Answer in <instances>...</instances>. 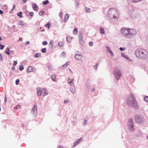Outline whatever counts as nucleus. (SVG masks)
Listing matches in <instances>:
<instances>
[{
	"label": "nucleus",
	"mask_w": 148,
	"mask_h": 148,
	"mask_svg": "<svg viewBox=\"0 0 148 148\" xmlns=\"http://www.w3.org/2000/svg\"><path fill=\"white\" fill-rule=\"evenodd\" d=\"M127 100V103L129 107L132 106L136 108H138L137 103L133 95L131 94Z\"/></svg>",
	"instance_id": "obj_1"
},
{
	"label": "nucleus",
	"mask_w": 148,
	"mask_h": 148,
	"mask_svg": "<svg viewBox=\"0 0 148 148\" xmlns=\"http://www.w3.org/2000/svg\"><path fill=\"white\" fill-rule=\"evenodd\" d=\"M121 32L122 34L126 37H129L130 36L135 34V29L127 28H122Z\"/></svg>",
	"instance_id": "obj_2"
},
{
	"label": "nucleus",
	"mask_w": 148,
	"mask_h": 148,
	"mask_svg": "<svg viewBox=\"0 0 148 148\" xmlns=\"http://www.w3.org/2000/svg\"><path fill=\"white\" fill-rule=\"evenodd\" d=\"M148 52L145 49L140 48L137 49L135 51V54L136 57L142 58L143 59L146 58L147 56Z\"/></svg>",
	"instance_id": "obj_3"
},
{
	"label": "nucleus",
	"mask_w": 148,
	"mask_h": 148,
	"mask_svg": "<svg viewBox=\"0 0 148 148\" xmlns=\"http://www.w3.org/2000/svg\"><path fill=\"white\" fill-rule=\"evenodd\" d=\"M108 15L110 16L113 17L114 18H118L119 16V13L116 9L114 8H111L108 12Z\"/></svg>",
	"instance_id": "obj_4"
},
{
	"label": "nucleus",
	"mask_w": 148,
	"mask_h": 148,
	"mask_svg": "<svg viewBox=\"0 0 148 148\" xmlns=\"http://www.w3.org/2000/svg\"><path fill=\"white\" fill-rule=\"evenodd\" d=\"M115 78L117 80L119 79L120 76L121 75V74L119 69L117 68L115 69V71L114 73Z\"/></svg>",
	"instance_id": "obj_5"
},
{
	"label": "nucleus",
	"mask_w": 148,
	"mask_h": 148,
	"mask_svg": "<svg viewBox=\"0 0 148 148\" xmlns=\"http://www.w3.org/2000/svg\"><path fill=\"white\" fill-rule=\"evenodd\" d=\"M129 125V128L131 131H133L134 130V125H133V121L132 119H130L128 122Z\"/></svg>",
	"instance_id": "obj_6"
},
{
	"label": "nucleus",
	"mask_w": 148,
	"mask_h": 148,
	"mask_svg": "<svg viewBox=\"0 0 148 148\" xmlns=\"http://www.w3.org/2000/svg\"><path fill=\"white\" fill-rule=\"evenodd\" d=\"M82 57V55L81 52L76 51L75 53V58L77 59H80Z\"/></svg>",
	"instance_id": "obj_7"
},
{
	"label": "nucleus",
	"mask_w": 148,
	"mask_h": 148,
	"mask_svg": "<svg viewBox=\"0 0 148 148\" xmlns=\"http://www.w3.org/2000/svg\"><path fill=\"white\" fill-rule=\"evenodd\" d=\"M135 120L138 123H140L143 121V119L140 116L137 115L135 117Z\"/></svg>",
	"instance_id": "obj_8"
},
{
	"label": "nucleus",
	"mask_w": 148,
	"mask_h": 148,
	"mask_svg": "<svg viewBox=\"0 0 148 148\" xmlns=\"http://www.w3.org/2000/svg\"><path fill=\"white\" fill-rule=\"evenodd\" d=\"M37 90V94L38 95L40 96L42 92V88H36Z\"/></svg>",
	"instance_id": "obj_9"
},
{
	"label": "nucleus",
	"mask_w": 148,
	"mask_h": 148,
	"mask_svg": "<svg viewBox=\"0 0 148 148\" xmlns=\"http://www.w3.org/2000/svg\"><path fill=\"white\" fill-rule=\"evenodd\" d=\"M37 106L36 105H34L32 110V111L33 112V113H36L37 112Z\"/></svg>",
	"instance_id": "obj_10"
},
{
	"label": "nucleus",
	"mask_w": 148,
	"mask_h": 148,
	"mask_svg": "<svg viewBox=\"0 0 148 148\" xmlns=\"http://www.w3.org/2000/svg\"><path fill=\"white\" fill-rule=\"evenodd\" d=\"M70 90L73 94L75 92V87L73 86V85L71 86Z\"/></svg>",
	"instance_id": "obj_11"
},
{
	"label": "nucleus",
	"mask_w": 148,
	"mask_h": 148,
	"mask_svg": "<svg viewBox=\"0 0 148 148\" xmlns=\"http://www.w3.org/2000/svg\"><path fill=\"white\" fill-rule=\"evenodd\" d=\"M34 70L32 66L29 67L27 70V73L33 72Z\"/></svg>",
	"instance_id": "obj_12"
},
{
	"label": "nucleus",
	"mask_w": 148,
	"mask_h": 148,
	"mask_svg": "<svg viewBox=\"0 0 148 148\" xmlns=\"http://www.w3.org/2000/svg\"><path fill=\"white\" fill-rule=\"evenodd\" d=\"M32 7L33 9L35 11H38V8L37 5L35 4L32 5Z\"/></svg>",
	"instance_id": "obj_13"
},
{
	"label": "nucleus",
	"mask_w": 148,
	"mask_h": 148,
	"mask_svg": "<svg viewBox=\"0 0 148 148\" xmlns=\"http://www.w3.org/2000/svg\"><path fill=\"white\" fill-rule=\"evenodd\" d=\"M42 92L44 95H46L47 94V90L44 88L42 89Z\"/></svg>",
	"instance_id": "obj_14"
},
{
	"label": "nucleus",
	"mask_w": 148,
	"mask_h": 148,
	"mask_svg": "<svg viewBox=\"0 0 148 148\" xmlns=\"http://www.w3.org/2000/svg\"><path fill=\"white\" fill-rule=\"evenodd\" d=\"M73 79H71L69 78L68 79V82L69 83V84L71 85V86L73 85V83L72 82V81H73Z\"/></svg>",
	"instance_id": "obj_15"
},
{
	"label": "nucleus",
	"mask_w": 148,
	"mask_h": 148,
	"mask_svg": "<svg viewBox=\"0 0 148 148\" xmlns=\"http://www.w3.org/2000/svg\"><path fill=\"white\" fill-rule=\"evenodd\" d=\"M69 63L68 62H66L62 66V69H64L66 68L67 66L69 65Z\"/></svg>",
	"instance_id": "obj_16"
},
{
	"label": "nucleus",
	"mask_w": 148,
	"mask_h": 148,
	"mask_svg": "<svg viewBox=\"0 0 148 148\" xmlns=\"http://www.w3.org/2000/svg\"><path fill=\"white\" fill-rule=\"evenodd\" d=\"M69 18V14H66L65 16V18L64 19V21L65 22H66L67 21Z\"/></svg>",
	"instance_id": "obj_17"
},
{
	"label": "nucleus",
	"mask_w": 148,
	"mask_h": 148,
	"mask_svg": "<svg viewBox=\"0 0 148 148\" xmlns=\"http://www.w3.org/2000/svg\"><path fill=\"white\" fill-rule=\"evenodd\" d=\"M81 139L80 138L76 140V141L74 143V146H76L79 143V142L81 140Z\"/></svg>",
	"instance_id": "obj_18"
},
{
	"label": "nucleus",
	"mask_w": 148,
	"mask_h": 148,
	"mask_svg": "<svg viewBox=\"0 0 148 148\" xmlns=\"http://www.w3.org/2000/svg\"><path fill=\"white\" fill-rule=\"evenodd\" d=\"M106 47L107 48L108 52L112 56L113 55V53L112 51L108 47Z\"/></svg>",
	"instance_id": "obj_19"
},
{
	"label": "nucleus",
	"mask_w": 148,
	"mask_h": 148,
	"mask_svg": "<svg viewBox=\"0 0 148 148\" xmlns=\"http://www.w3.org/2000/svg\"><path fill=\"white\" fill-rule=\"evenodd\" d=\"M56 76L55 74H53L51 76V78L53 81L56 80Z\"/></svg>",
	"instance_id": "obj_20"
},
{
	"label": "nucleus",
	"mask_w": 148,
	"mask_h": 148,
	"mask_svg": "<svg viewBox=\"0 0 148 148\" xmlns=\"http://www.w3.org/2000/svg\"><path fill=\"white\" fill-rule=\"evenodd\" d=\"M78 30L77 29L75 28L73 31V33L75 34L76 35L77 34Z\"/></svg>",
	"instance_id": "obj_21"
},
{
	"label": "nucleus",
	"mask_w": 148,
	"mask_h": 148,
	"mask_svg": "<svg viewBox=\"0 0 148 148\" xmlns=\"http://www.w3.org/2000/svg\"><path fill=\"white\" fill-rule=\"evenodd\" d=\"M100 33L101 34H105V31L103 28H102L101 27H100Z\"/></svg>",
	"instance_id": "obj_22"
},
{
	"label": "nucleus",
	"mask_w": 148,
	"mask_h": 148,
	"mask_svg": "<svg viewBox=\"0 0 148 148\" xmlns=\"http://www.w3.org/2000/svg\"><path fill=\"white\" fill-rule=\"evenodd\" d=\"M58 45L60 47H62L64 45V43L63 42L60 41L58 42Z\"/></svg>",
	"instance_id": "obj_23"
},
{
	"label": "nucleus",
	"mask_w": 148,
	"mask_h": 148,
	"mask_svg": "<svg viewBox=\"0 0 148 148\" xmlns=\"http://www.w3.org/2000/svg\"><path fill=\"white\" fill-rule=\"evenodd\" d=\"M72 40L71 38L70 37L68 36L66 38V40L67 42H70Z\"/></svg>",
	"instance_id": "obj_24"
},
{
	"label": "nucleus",
	"mask_w": 148,
	"mask_h": 148,
	"mask_svg": "<svg viewBox=\"0 0 148 148\" xmlns=\"http://www.w3.org/2000/svg\"><path fill=\"white\" fill-rule=\"evenodd\" d=\"M85 10L86 12L87 13H89L90 12V9L89 8H86L85 9Z\"/></svg>",
	"instance_id": "obj_25"
},
{
	"label": "nucleus",
	"mask_w": 148,
	"mask_h": 148,
	"mask_svg": "<svg viewBox=\"0 0 148 148\" xmlns=\"http://www.w3.org/2000/svg\"><path fill=\"white\" fill-rule=\"evenodd\" d=\"M45 26L46 27H47L48 29H49L51 26V23H48L45 25Z\"/></svg>",
	"instance_id": "obj_26"
},
{
	"label": "nucleus",
	"mask_w": 148,
	"mask_h": 148,
	"mask_svg": "<svg viewBox=\"0 0 148 148\" xmlns=\"http://www.w3.org/2000/svg\"><path fill=\"white\" fill-rule=\"evenodd\" d=\"M45 11H42L39 12V15L40 16H42L45 14Z\"/></svg>",
	"instance_id": "obj_27"
},
{
	"label": "nucleus",
	"mask_w": 148,
	"mask_h": 148,
	"mask_svg": "<svg viewBox=\"0 0 148 148\" xmlns=\"http://www.w3.org/2000/svg\"><path fill=\"white\" fill-rule=\"evenodd\" d=\"M145 61L148 63V52H147V56H146V58H145L144 59Z\"/></svg>",
	"instance_id": "obj_28"
},
{
	"label": "nucleus",
	"mask_w": 148,
	"mask_h": 148,
	"mask_svg": "<svg viewBox=\"0 0 148 148\" xmlns=\"http://www.w3.org/2000/svg\"><path fill=\"white\" fill-rule=\"evenodd\" d=\"M18 16L20 17H23V16L22 15V12H19L18 14Z\"/></svg>",
	"instance_id": "obj_29"
},
{
	"label": "nucleus",
	"mask_w": 148,
	"mask_h": 148,
	"mask_svg": "<svg viewBox=\"0 0 148 148\" xmlns=\"http://www.w3.org/2000/svg\"><path fill=\"white\" fill-rule=\"evenodd\" d=\"M40 56V53H37L36 54L34 55V56L35 58H38Z\"/></svg>",
	"instance_id": "obj_30"
},
{
	"label": "nucleus",
	"mask_w": 148,
	"mask_h": 148,
	"mask_svg": "<svg viewBox=\"0 0 148 148\" xmlns=\"http://www.w3.org/2000/svg\"><path fill=\"white\" fill-rule=\"evenodd\" d=\"M144 100L146 102H148V97L145 96L144 98Z\"/></svg>",
	"instance_id": "obj_31"
},
{
	"label": "nucleus",
	"mask_w": 148,
	"mask_h": 148,
	"mask_svg": "<svg viewBox=\"0 0 148 148\" xmlns=\"http://www.w3.org/2000/svg\"><path fill=\"white\" fill-rule=\"evenodd\" d=\"M49 3V1L48 0H46L44 1L43 2V3L44 5H46L47 4Z\"/></svg>",
	"instance_id": "obj_32"
},
{
	"label": "nucleus",
	"mask_w": 148,
	"mask_h": 148,
	"mask_svg": "<svg viewBox=\"0 0 148 148\" xmlns=\"http://www.w3.org/2000/svg\"><path fill=\"white\" fill-rule=\"evenodd\" d=\"M46 48H44L42 49L41 50V52L42 53H45L46 52Z\"/></svg>",
	"instance_id": "obj_33"
},
{
	"label": "nucleus",
	"mask_w": 148,
	"mask_h": 148,
	"mask_svg": "<svg viewBox=\"0 0 148 148\" xmlns=\"http://www.w3.org/2000/svg\"><path fill=\"white\" fill-rule=\"evenodd\" d=\"M131 1L134 3H136L138 2H139L141 0H131Z\"/></svg>",
	"instance_id": "obj_34"
},
{
	"label": "nucleus",
	"mask_w": 148,
	"mask_h": 148,
	"mask_svg": "<svg viewBox=\"0 0 148 148\" xmlns=\"http://www.w3.org/2000/svg\"><path fill=\"white\" fill-rule=\"evenodd\" d=\"M19 24L21 25H24L23 22V21H20Z\"/></svg>",
	"instance_id": "obj_35"
},
{
	"label": "nucleus",
	"mask_w": 148,
	"mask_h": 148,
	"mask_svg": "<svg viewBox=\"0 0 148 148\" xmlns=\"http://www.w3.org/2000/svg\"><path fill=\"white\" fill-rule=\"evenodd\" d=\"M47 41H44L42 42V44L43 45H46L47 44Z\"/></svg>",
	"instance_id": "obj_36"
},
{
	"label": "nucleus",
	"mask_w": 148,
	"mask_h": 148,
	"mask_svg": "<svg viewBox=\"0 0 148 148\" xmlns=\"http://www.w3.org/2000/svg\"><path fill=\"white\" fill-rule=\"evenodd\" d=\"M19 69L21 71L23 70L24 69V67H23V66L22 65V66H21L20 67Z\"/></svg>",
	"instance_id": "obj_37"
},
{
	"label": "nucleus",
	"mask_w": 148,
	"mask_h": 148,
	"mask_svg": "<svg viewBox=\"0 0 148 148\" xmlns=\"http://www.w3.org/2000/svg\"><path fill=\"white\" fill-rule=\"evenodd\" d=\"M4 47V46L0 44V49H3Z\"/></svg>",
	"instance_id": "obj_38"
},
{
	"label": "nucleus",
	"mask_w": 148,
	"mask_h": 148,
	"mask_svg": "<svg viewBox=\"0 0 148 148\" xmlns=\"http://www.w3.org/2000/svg\"><path fill=\"white\" fill-rule=\"evenodd\" d=\"M19 82V80L18 79H17L16 81V84L18 85Z\"/></svg>",
	"instance_id": "obj_39"
},
{
	"label": "nucleus",
	"mask_w": 148,
	"mask_h": 148,
	"mask_svg": "<svg viewBox=\"0 0 148 148\" xmlns=\"http://www.w3.org/2000/svg\"><path fill=\"white\" fill-rule=\"evenodd\" d=\"M89 45L90 46H92L93 45V42L92 41H90L89 43Z\"/></svg>",
	"instance_id": "obj_40"
},
{
	"label": "nucleus",
	"mask_w": 148,
	"mask_h": 148,
	"mask_svg": "<svg viewBox=\"0 0 148 148\" xmlns=\"http://www.w3.org/2000/svg\"><path fill=\"white\" fill-rule=\"evenodd\" d=\"M17 62L16 61H14V63L13 64V65L14 66H15L17 64Z\"/></svg>",
	"instance_id": "obj_41"
},
{
	"label": "nucleus",
	"mask_w": 148,
	"mask_h": 148,
	"mask_svg": "<svg viewBox=\"0 0 148 148\" xmlns=\"http://www.w3.org/2000/svg\"><path fill=\"white\" fill-rule=\"evenodd\" d=\"M8 51H6V52H5V53H6L8 55H10V53H9V49L8 48Z\"/></svg>",
	"instance_id": "obj_42"
},
{
	"label": "nucleus",
	"mask_w": 148,
	"mask_h": 148,
	"mask_svg": "<svg viewBox=\"0 0 148 148\" xmlns=\"http://www.w3.org/2000/svg\"><path fill=\"white\" fill-rule=\"evenodd\" d=\"M48 69L50 70H51L52 69V66H48Z\"/></svg>",
	"instance_id": "obj_43"
},
{
	"label": "nucleus",
	"mask_w": 148,
	"mask_h": 148,
	"mask_svg": "<svg viewBox=\"0 0 148 148\" xmlns=\"http://www.w3.org/2000/svg\"><path fill=\"white\" fill-rule=\"evenodd\" d=\"M34 14L33 12H31L30 13V15L32 16H33L34 15Z\"/></svg>",
	"instance_id": "obj_44"
},
{
	"label": "nucleus",
	"mask_w": 148,
	"mask_h": 148,
	"mask_svg": "<svg viewBox=\"0 0 148 148\" xmlns=\"http://www.w3.org/2000/svg\"><path fill=\"white\" fill-rule=\"evenodd\" d=\"M119 49L121 51H122L125 50V48L122 47H120Z\"/></svg>",
	"instance_id": "obj_45"
},
{
	"label": "nucleus",
	"mask_w": 148,
	"mask_h": 148,
	"mask_svg": "<svg viewBox=\"0 0 148 148\" xmlns=\"http://www.w3.org/2000/svg\"><path fill=\"white\" fill-rule=\"evenodd\" d=\"M59 16L60 17H61L62 16V13L61 12H60L59 13Z\"/></svg>",
	"instance_id": "obj_46"
},
{
	"label": "nucleus",
	"mask_w": 148,
	"mask_h": 148,
	"mask_svg": "<svg viewBox=\"0 0 148 148\" xmlns=\"http://www.w3.org/2000/svg\"><path fill=\"white\" fill-rule=\"evenodd\" d=\"M76 3L77 4L76 6H78L79 4V2L78 1H76Z\"/></svg>",
	"instance_id": "obj_47"
},
{
	"label": "nucleus",
	"mask_w": 148,
	"mask_h": 148,
	"mask_svg": "<svg viewBox=\"0 0 148 148\" xmlns=\"http://www.w3.org/2000/svg\"><path fill=\"white\" fill-rule=\"evenodd\" d=\"M15 8V5H14L13 7V8L12 9V10H14Z\"/></svg>",
	"instance_id": "obj_48"
},
{
	"label": "nucleus",
	"mask_w": 148,
	"mask_h": 148,
	"mask_svg": "<svg viewBox=\"0 0 148 148\" xmlns=\"http://www.w3.org/2000/svg\"><path fill=\"white\" fill-rule=\"evenodd\" d=\"M57 148H63V147L62 146L59 145L58 147Z\"/></svg>",
	"instance_id": "obj_49"
},
{
	"label": "nucleus",
	"mask_w": 148,
	"mask_h": 148,
	"mask_svg": "<svg viewBox=\"0 0 148 148\" xmlns=\"http://www.w3.org/2000/svg\"><path fill=\"white\" fill-rule=\"evenodd\" d=\"M2 60V57L1 55L0 54V60Z\"/></svg>",
	"instance_id": "obj_50"
},
{
	"label": "nucleus",
	"mask_w": 148,
	"mask_h": 148,
	"mask_svg": "<svg viewBox=\"0 0 148 148\" xmlns=\"http://www.w3.org/2000/svg\"><path fill=\"white\" fill-rule=\"evenodd\" d=\"M80 43L81 44H82L83 43V40H80Z\"/></svg>",
	"instance_id": "obj_51"
},
{
	"label": "nucleus",
	"mask_w": 148,
	"mask_h": 148,
	"mask_svg": "<svg viewBox=\"0 0 148 148\" xmlns=\"http://www.w3.org/2000/svg\"><path fill=\"white\" fill-rule=\"evenodd\" d=\"M24 3H25L28 0H22Z\"/></svg>",
	"instance_id": "obj_52"
},
{
	"label": "nucleus",
	"mask_w": 148,
	"mask_h": 148,
	"mask_svg": "<svg viewBox=\"0 0 148 148\" xmlns=\"http://www.w3.org/2000/svg\"><path fill=\"white\" fill-rule=\"evenodd\" d=\"M84 123L85 124H86L87 122V120H84Z\"/></svg>",
	"instance_id": "obj_53"
},
{
	"label": "nucleus",
	"mask_w": 148,
	"mask_h": 148,
	"mask_svg": "<svg viewBox=\"0 0 148 148\" xmlns=\"http://www.w3.org/2000/svg\"><path fill=\"white\" fill-rule=\"evenodd\" d=\"M19 40H21V41H22V38H20L19 39Z\"/></svg>",
	"instance_id": "obj_54"
},
{
	"label": "nucleus",
	"mask_w": 148,
	"mask_h": 148,
	"mask_svg": "<svg viewBox=\"0 0 148 148\" xmlns=\"http://www.w3.org/2000/svg\"><path fill=\"white\" fill-rule=\"evenodd\" d=\"M20 105H17L16 106V108H20Z\"/></svg>",
	"instance_id": "obj_55"
},
{
	"label": "nucleus",
	"mask_w": 148,
	"mask_h": 148,
	"mask_svg": "<svg viewBox=\"0 0 148 148\" xmlns=\"http://www.w3.org/2000/svg\"><path fill=\"white\" fill-rule=\"evenodd\" d=\"M3 13V12L1 10H0V14H2Z\"/></svg>",
	"instance_id": "obj_56"
},
{
	"label": "nucleus",
	"mask_w": 148,
	"mask_h": 148,
	"mask_svg": "<svg viewBox=\"0 0 148 148\" xmlns=\"http://www.w3.org/2000/svg\"><path fill=\"white\" fill-rule=\"evenodd\" d=\"M29 42H28V41L26 42V44H27V45L29 44Z\"/></svg>",
	"instance_id": "obj_57"
},
{
	"label": "nucleus",
	"mask_w": 148,
	"mask_h": 148,
	"mask_svg": "<svg viewBox=\"0 0 148 148\" xmlns=\"http://www.w3.org/2000/svg\"><path fill=\"white\" fill-rule=\"evenodd\" d=\"M53 41H50V43L51 45H53Z\"/></svg>",
	"instance_id": "obj_58"
},
{
	"label": "nucleus",
	"mask_w": 148,
	"mask_h": 148,
	"mask_svg": "<svg viewBox=\"0 0 148 148\" xmlns=\"http://www.w3.org/2000/svg\"><path fill=\"white\" fill-rule=\"evenodd\" d=\"M62 55H65V52H63L62 53Z\"/></svg>",
	"instance_id": "obj_59"
},
{
	"label": "nucleus",
	"mask_w": 148,
	"mask_h": 148,
	"mask_svg": "<svg viewBox=\"0 0 148 148\" xmlns=\"http://www.w3.org/2000/svg\"><path fill=\"white\" fill-rule=\"evenodd\" d=\"M68 102V101H64V103H66L67 102Z\"/></svg>",
	"instance_id": "obj_60"
},
{
	"label": "nucleus",
	"mask_w": 148,
	"mask_h": 148,
	"mask_svg": "<svg viewBox=\"0 0 148 148\" xmlns=\"http://www.w3.org/2000/svg\"><path fill=\"white\" fill-rule=\"evenodd\" d=\"M2 40V39L1 37V36H0V40Z\"/></svg>",
	"instance_id": "obj_61"
},
{
	"label": "nucleus",
	"mask_w": 148,
	"mask_h": 148,
	"mask_svg": "<svg viewBox=\"0 0 148 148\" xmlns=\"http://www.w3.org/2000/svg\"><path fill=\"white\" fill-rule=\"evenodd\" d=\"M147 139L148 140V135L147 136Z\"/></svg>",
	"instance_id": "obj_62"
},
{
	"label": "nucleus",
	"mask_w": 148,
	"mask_h": 148,
	"mask_svg": "<svg viewBox=\"0 0 148 148\" xmlns=\"http://www.w3.org/2000/svg\"><path fill=\"white\" fill-rule=\"evenodd\" d=\"M12 69H15V68H14V67H13L12 68Z\"/></svg>",
	"instance_id": "obj_63"
},
{
	"label": "nucleus",
	"mask_w": 148,
	"mask_h": 148,
	"mask_svg": "<svg viewBox=\"0 0 148 148\" xmlns=\"http://www.w3.org/2000/svg\"><path fill=\"white\" fill-rule=\"evenodd\" d=\"M70 71H71V69H70Z\"/></svg>",
	"instance_id": "obj_64"
}]
</instances>
